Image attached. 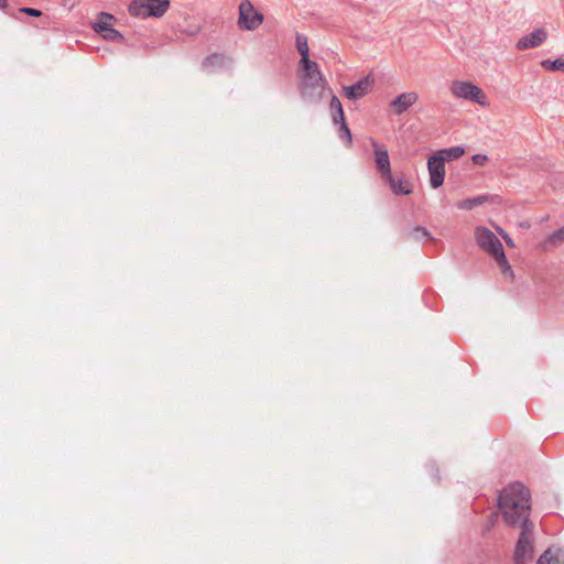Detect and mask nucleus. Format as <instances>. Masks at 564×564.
Returning a JSON list of instances; mask_svg holds the SVG:
<instances>
[{"label":"nucleus","instance_id":"7","mask_svg":"<svg viewBox=\"0 0 564 564\" xmlns=\"http://www.w3.org/2000/svg\"><path fill=\"white\" fill-rule=\"evenodd\" d=\"M263 21V14L256 11L249 0L241 1L239 6L238 25L241 30L253 31Z\"/></svg>","mask_w":564,"mask_h":564},{"label":"nucleus","instance_id":"6","mask_svg":"<svg viewBox=\"0 0 564 564\" xmlns=\"http://www.w3.org/2000/svg\"><path fill=\"white\" fill-rule=\"evenodd\" d=\"M533 557V523L524 522L514 550V563L527 564Z\"/></svg>","mask_w":564,"mask_h":564},{"label":"nucleus","instance_id":"22","mask_svg":"<svg viewBox=\"0 0 564 564\" xmlns=\"http://www.w3.org/2000/svg\"><path fill=\"white\" fill-rule=\"evenodd\" d=\"M101 29V36L107 40V41H110V42H123V35L116 29L113 28H106V26H102L100 28Z\"/></svg>","mask_w":564,"mask_h":564},{"label":"nucleus","instance_id":"3","mask_svg":"<svg viewBox=\"0 0 564 564\" xmlns=\"http://www.w3.org/2000/svg\"><path fill=\"white\" fill-rule=\"evenodd\" d=\"M475 239L478 247L497 261L502 274L512 276V269L506 258L502 243L496 235L488 228L478 226L475 228Z\"/></svg>","mask_w":564,"mask_h":564},{"label":"nucleus","instance_id":"29","mask_svg":"<svg viewBox=\"0 0 564 564\" xmlns=\"http://www.w3.org/2000/svg\"><path fill=\"white\" fill-rule=\"evenodd\" d=\"M506 242V245L510 248H513L514 247V242L513 240L509 237V235H503V238H502Z\"/></svg>","mask_w":564,"mask_h":564},{"label":"nucleus","instance_id":"31","mask_svg":"<svg viewBox=\"0 0 564 564\" xmlns=\"http://www.w3.org/2000/svg\"><path fill=\"white\" fill-rule=\"evenodd\" d=\"M496 230L498 231V234L503 238V235H507V232L501 229L500 227H496Z\"/></svg>","mask_w":564,"mask_h":564},{"label":"nucleus","instance_id":"28","mask_svg":"<svg viewBox=\"0 0 564 564\" xmlns=\"http://www.w3.org/2000/svg\"><path fill=\"white\" fill-rule=\"evenodd\" d=\"M344 93L348 99H352V85L345 86Z\"/></svg>","mask_w":564,"mask_h":564},{"label":"nucleus","instance_id":"18","mask_svg":"<svg viewBox=\"0 0 564 564\" xmlns=\"http://www.w3.org/2000/svg\"><path fill=\"white\" fill-rule=\"evenodd\" d=\"M564 241V226L553 231L543 242V248L556 247Z\"/></svg>","mask_w":564,"mask_h":564},{"label":"nucleus","instance_id":"19","mask_svg":"<svg viewBox=\"0 0 564 564\" xmlns=\"http://www.w3.org/2000/svg\"><path fill=\"white\" fill-rule=\"evenodd\" d=\"M486 202H488V196L480 195V196H477L474 198H468V199L457 203V207L459 209H473L479 205L485 204Z\"/></svg>","mask_w":564,"mask_h":564},{"label":"nucleus","instance_id":"21","mask_svg":"<svg viewBox=\"0 0 564 564\" xmlns=\"http://www.w3.org/2000/svg\"><path fill=\"white\" fill-rule=\"evenodd\" d=\"M464 153H465L464 148H462V147H452V148H448V149L441 150L435 155H442L444 158V161H445V160H457L460 156H463Z\"/></svg>","mask_w":564,"mask_h":564},{"label":"nucleus","instance_id":"8","mask_svg":"<svg viewBox=\"0 0 564 564\" xmlns=\"http://www.w3.org/2000/svg\"><path fill=\"white\" fill-rule=\"evenodd\" d=\"M430 184L433 188H438L445 178V163L442 155H432L427 161Z\"/></svg>","mask_w":564,"mask_h":564},{"label":"nucleus","instance_id":"17","mask_svg":"<svg viewBox=\"0 0 564 564\" xmlns=\"http://www.w3.org/2000/svg\"><path fill=\"white\" fill-rule=\"evenodd\" d=\"M296 47L301 55L300 66L313 62L310 59V48H308L307 39L305 36H302V35L296 36Z\"/></svg>","mask_w":564,"mask_h":564},{"label":"nucleus","instance_id":"9","mask_svg":"<svg viewBox=\"0 0 564 564\" xmlns=\"http://www.w3.org/2000/svg\"><path fill=\"white\" fill-rule=\"evenodd\" d=\"M419 100V94L415 91H405L398 95L390 101V108L395 116H400L408 111Z\"/></svg>","mask_w":564,"mask_h":564},{"label":"nucleus","instance_id":"2","mask_svg":"<svg viewBox=\"0 0 564 564\" xmlns=\"http://www.w3.org/2000/svg\"><path fill=\"white\" fill-rule=\"evenodd\" d=\"M301 68L300 91L305 100L313 102L330 95V89L327 88L326 80L316 62L301 65Z\"/></svg>","mask_w":564,"mask_h":564},{"label":"nucleus","instance_id":"4","mask_svg":"<svg viewBox=\"0 0 564 564\" xmlns=\"http://www.w3.org/2000/svg\"><path fill=\"white\" fill-rule=\"evenodd\" d=\"M449 93L456 99H463L486 107L489 105L487 95L476 84L469 80L455 79L449 84Z\"/></svg>","mask_w":564,"mask_h":564},{"label":"nucleus","instance_id":"24","mask_svg":"<svg viewBox=\"0 0 564 564\" xmlns=\"http://www.w3.org/2000/svg\"><path fill=\"white\" fill-rule=\"evenodd\" d=\"M408 236L411 239L421 240L423 238H430V232L426 228L416 226L409 231Z\"/></svg>","mask_w":564,"mask_h":564},{"label":"nucleus","instance_id":"14","mask_svg":"<svg viewBox=\"0 0 564 564\" xmlns=\"http://www.w3.org/2000/svg\"><path fill=\"white\" fill-rule=\"evenodd\" d=\"M330 112H332V118H333L334 124H339V128H338L339 137L341 139L347 140L348 142H350L351 132H350L348 124L345 121L343 108H340L339 110H332Z\"/></svg>","mask_w":564,"mask_h":564},{"label":"nucleus","instance_id":"11","mask_svg":"<svg viewBox=\"0 0 564 564\" xmlns=\"http://www.w3.org/2000/svg\"><path fill=\"white\" fill-rule=\"evenodd\" d=\"M546 40V32L543 29H536L530 34L523 36L517 43L518 50H527L541 45Z\"/></svg>","mask_w":564,"mask_h":564},{"label":"nucleus","instance_id":"13","mask_svg":"<svg viewBox=\"0 0 564 564\" xmlns=\"http://www.w3.org/2000/svg\"><path fill=\"white\" fill-rule=\"evenodd\" d=\"M231 59L224 54L213 53L208 55L202 63L204 69L214 70L217 68H225L230 65Z\"/></svg>","mask_w":564,"mask_h":564},{"label":"nucleus","instance_id":"26","mask_svg":"<svg viewBox=\"0 0 564 564\" xmlns=\"http://www.w3.org/2000/svg\"><path fill=\"white\" fill-rule=\"evenodd\" d=\"M20 12L25 13V14L31 15V17H35V18L42 15V12L40 10L34 9V8H30V7L21 8Z\"/></svg>","mask_w":564,"mask_h":564},{"label":"nucleus","instance_id":"25","mask_svg":"<svg viewBox=\"0 0 564 564\" xmlns=\"http://www.w3.org/2000/svg\"><path fill=\"white\" fill-rule=\"evenodd\" d=\"M327 97H330V104H329V110H339L341 107V102L339 101V99L334 96L332 93L330 95H328Z\"/></svg>","mask_w":564,"mask_h":564},{"label":"nucleus","instance_id":"1","mask_svg":"<svg viewBox=\"0 0 564 564\" xmlns=\"http://www.w3.org/2000/svg\"><path fill=\"white\" fill-rule=\"evenodd\" d=\"M498 508L510 527L524 525L530 514V492L521 482H513L499 495Z\"/></svg>","mask_w":564,"mask_h":564},{"label":"nucleus","instance_id":"15","mask_svg":"<svg viewBox=\"0 0 564 564\" xmlns=\"http://www.w3.org/2000/svg\"><path fill=\"white\" fill-rule=\"evenodd\" d=\"M536 564H564V551L547 549L538 560Z\"/></svg>","mask_w":564,"mask_h":564},{"label":"nucleus","instance_id":"20","mask_svg":"<svg viewBox=\"0 0 564 564\" xmlns=\"http://www.w3.org/2000/svg\"><path fill=\"white\" fill-rule=\"evenodd\" d=\"M115 20L113 15L110 13L101 12L98 17V20L93 23V29L95 32L101 34L102 26L110 28L112 21Z\"/></svg>","mask_w":564,"mask_h":564},{"label":"nucleus","instance_id":"12","mask_svg":"<svg viewBox=\"0 0 564 564\" xmlns=\"http://www.w3.org/2000/svg\"><path fill=\"white\" fill-rule=\"evenodd\" d=\"M376 84L375 75L370 72L359 80L355 82V99L361 98L373 90Z\"/></svg>","mask_w":564,"mask_h":564},{"label":"nucleus","instance_id":"27","mask_svg":"<svg viewBox=\"0 0 564 564\" xmlns=\"http://www.w3.org/2000/svg\"><path fill=\"white\" fill-rule=\"evenodd\" d=\"M471 161L476 165H485L488 161V156L485 154H475L473 155Z\"/></svg>","mask_w":564,"mask_h":564},{"label":"nucleus","instance_id":"16","mask_svg":"<svg viewBox=\"0 0 564 564\" xmlns=\"http://www.w3.org/2000/svg\"><path fill=\"white\" fill-rule=\"evenodd\" d=\"M384 180L389 183L391 191L397 195H409L412 192V186L409 182L395 180L392 174Z\"/></svg>","mask_w":564,"mask_h":564},{"label":"nucleus","instance_id":"5","mask_svg":"<svg viewBox=\"0 0 564 564\" xmlns=\"http://www.w3.org/2000/svg\"><path fill=\"white\" fill-rule=\"evenodd\" d=\"M169 7L170 0H133L128 10L135 18H161Z\"/></svg>","mask_w":564,"mask_h":564},{"label":"nucleus","instance_id":"10","mask_svg":"<svg viewBox=\"0 0 564 564\" xmlns=\"http://www.w3.org/2000/svg\"><path fill=\"white\" fill-rule=\"evenodd\" d=\"M372 145L375 148V163L378 172L381 174L382 178L390 177L392 173L387 149L373 140Z\"/></svg>","mask_w":564,"mask_h":564},{"label":"nucleus","instance_id":"23","mask_svg":"<svg viewBox=\"0 0 564 564\" xmlns=\"http://www.w3.org/2000/svg\"><path fill=\"white\" fill-rule=\"evenodd\" d=\"M541 66L551 72L564 70V58H557L554 61L544 59L541 62Z\"/></svg>","mask_w":564,"mask_h":564},{"label":"nucleus","instance_id":"30","mask_svg":"<svg viewBox=\"0 0 564 564\" xmlns=\"http://www.w3.org/2000/svg\"><path fill=\"white\" fill-rule=\"evenodd\" d=\"M8 2L7 0H0V9L3 10L4 12H8Z\"/></svg>","mask_w":564,"mask_h":564}]
</instances>
